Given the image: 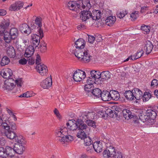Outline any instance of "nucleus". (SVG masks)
I'll use <instances>...</instances> for the list:
<instances>
[{
  "mask_svg": "<svg viewBox=\"0 0 158 158\" xmlns=\"http://www.w3.org/2000/svg\"><path fill=\"white\" fill-rule=\"evenodd\" d=\"M85 42L82 39H79L75 43L76 49L74 50L71 49L70 52L74 54L75 56L80 61L85 63L90 61L92 56L90 55L89 51L85 48Z\"/></svg>",
  "mask_w": 158,
  "mask_h": 158,
  "instance_id": "1",
  "label": "nucleus"
},
{
  "mask_svg": "<svg viewBox=\"0 0 158 158\" xmlns=\"http://www.w3.org/2000/svg\"><path fill=\"white\" fill-rule=\"evenodd\" d=\"M9 35L11 39L14 40L16 39L19 35L18 30L16 28H12L10 30Z\"/></svg>",
  "mask_w": 158,
  "mask_h": 158,
  "instance_id": "29",
  "label": "nucleus"
},
{
  "mask_svg": "<svg viewBox=\"0 0 158 158\" xmlns=\"http://www.w3.org/2000/svg\"><path fill=\"white\" fill-rule=\"evenodd\" d=\"M6 11L4 9H0V15L1 16H4L6 14Z\"/></svg>",
  "mask_w": 158,
  "mask_h": 158,
  "instance_id": "64",
  "label": "nucleus"
},
{
  "mask_svg": "<svg viewBox=\"0 0 158 158\" xmlns=\"http://www.w3.org/2000/svg\"><path fill=\"white\" fill-rule=\"evenodd\" d=\"M20 31L22 33L28 35L31 33V30L29 26L27 24L24 23L21 25L19 27Z\"/></svg>",
  "mask_w": 158,
  "mask_h": 158,
  "instance_id": "22",
  "label": "nucleus"
},
{
  "mask_svg": "<svg viewBox=\"0 0 158 158\" xmlns=\"http://www.w3.org/2000/svg\"><path fill=\"white\" fill-rule=\"evenodd\" d=\"M21 39L22 42L25 46L28 45L29 44V40L27 37L22 36Z\"/></svg>",
  "mask_w": 158,
  "mask_h": 158,
  "instance_id": "52",
  "label": "nucleus"
},
{
  "mask_svg": "<svg viewBox=\"0 0 158 158\" xmlns=\"http://www.w3.org/2000/svg\"><path fill=\"white\" fill-rule=\"evenodd\" d=\"M12 74V70L6 68L2 70L1 73V75L4 78L10 79V77Z\"/></svg>",
  "mask_w": 158,
  "mask_h": 158,
  "instance_id": "16",
  "label": "nucleus"
},
{
  "mask_svg": "<svg viewBox=\"0 0 158 158\" xmlns=\"http://www.w3.org/2000/svg\"><path fill=\"white\" fill-rule=\"evenodd\" d=\"M126 98L129 100H132L134 99V95L133 92L130 90H127L125 91L124 94Z\"/></svg>",
  "mask_w": 158,
  "mask_h": 158,
  "instance_id": "36",
  "label": "nucleus"
},
{
  "mask_svg": "<svg viewBox=\"0 0 158 158\" xmlns=\"http://www.w3.org/2000/svg\"><path fill=\"white\" fill-rule=\"evenodd\" d=\"M23 3L22 2L18 1L11 4L9 7V10L11 11L18 10L23 7Z\"/></svg>",
  "mask_w": 158,
  "mask_h": 158,
  "instance_id": "12",
  "label": "nucleus"
},
{
  "mask_svg": "<svg viewBox=\"0 0 158 158\" xmlns=\"http://www.w3.org/2000/svg\"><path fill=\"white\" fill-rule=\"evenodd\" d=\"M52 84L51 77H48L45 80L43 81L40 83V85L44 89H48L50 87Z\"/></svg>",
  "mask_w": 158,
  "mask_h": 158,
  "instance_id": "13",
  "label": "nucleus"
},
{
  "mask_svg": "<svg viewBox=\"0 0 158 158\" xmlns=\"http://www.w3.org/2000/svg\"><path fill=\"white\" fill-rule=\"evenodd\" d=\"M123 117L125 119L128 120L133 118L134 117L133 114L132 112L129 110L124 109L123 111Z\"/></svg>",
  "mask_w": 158,
  "mask_h": 158,
  "instance_id": "27",
  "label": "nucleus"
},
{
  "mask_svg": "<svg viewBox=\"0 0 158 158\" xmlns=\"http://www.w3.org/2000/svg\"><path fill=\"white\" fill-rule=\"evenodd\" d=\"M7 55L11 58H14L15 56V52L14 47L12 46H9L7 50Z\"/></svg>",
  "mask_w": 158,
  "mask_h": 158,
  "instance_id": "31",
  "label": "nucleus"
},
{
  "mask_svg": "<svg viewBox=\"0 0 158 158\" xmlns=\"http://www.w3.org/2000/svg\"><path fill=\"white\" fill-rule=\"evenodd\" d=\"M103 155L104 158H109L110 157V156L109 155V152L107 150V148L103 152Z\"/></svg>",
  "mask_w": 158,
  "mask_h": 158,
  "instance_id": "56",
  "label": "nucleus"
},
{
  "mask_svg": "<svg viewBox=\"0 0 158 158\" xmlns=\"http://www.w3.org/2000/svg\"><path fill=\"white\" fill-rule=\"evenodd\" d=\"M116 21L115 16H110L107 17L105 20L106 25L109 26H112Z\"/></svg>",
  "mask_w": 158,
  "mask_h": 158,
  "instance_id": "26",
  "label": "nucleus"
},
{
  "mask_svg": "<svg viewBox=\"0 0 158 158\" xmlns=\"http://www.w3.org/2000/svg\"><path fill=\"white\" fill-rule=\"evenodd\" d=\"M0 126L6 130L14 131L16 129L15 123L12 122L8 124L6 120L3 121V120H0Z\"/></svg>",
  "mask_w": 158,
  "mask_h": 158,
  "instance_id": "6",
  "label": "nucleus"
},
{
  "mask_svg": "<svg viewBox=\"0 0 158 158\" xmlns=\"http://www.w3.org/2000/svg\"><path fill=\"white\" fill-rule=\"evenodd\" d=\"M8 32H6L4 34V37L5 41L7 43H9L10 42V39H11L10 35H8Z\"/></svg>",
  "mask_w": 158,
  "mask_h": 158,
  "instance_id": "51",
  "label": "nucleus"
},
{
  "mask_svg": "<svg viewBox=\"0 0 158 158\" xmlns=\"http://www.w3.org/2000/svg\"><path fill=\"white\" fill-rule=\"evenodd\" d=\"M38 32L40 36L35 34H33L31 36L32 40V43L34 45L33 46L35 48L37 47L39 45L40 38L42 39L44 36L43 31L41 29H39Z\"/></svg>",
  "mask_w": 158,
  "mask_h": 158,
  "instance_id": "7",
  "label": "nucleus"
},
{
  "mask_svg": "<svg viewBox=\"0 0 158 158\" xmlns=\"http://www.w3.org/2000/svg\"><path fill=\"white\" fill-rule=\"evenodd\" d=\"M124 155L123 153L120 151L115 152V154L113 158H124Z\"/></svg>",
  "mask_w": 158,
  "mask_h": 158,
  "instance_id": "44",
  "label": "nucleus"
},
{
  "mask_svg": "<svg viewBox=\"0 0 158 158\" xmlns=\"http://www.w3.org/2000/svg\"><path fill=\"white\" fill-rule=\"evenodd\" d=\"M19 64L22 65H25L27 63V60L25 58H23L20 59L19 61Z\"/></svg>",
  "mask_w": 158,
  "mask_h": 158,
  "instance_id": "61",
  "label": "nucleus"
},
{
  "mask_svg": "<svg viewBox=\"0 0 158 158\" xmlns=\"http://www.w3.org/2000/svg\"><path fill=\"white\" fill-rule=\"evenodd\" d=\"M14 140L16 142L15 144L25 145L26 143L25 138L21 135H17Z\"/></svg>",
  "mask_w": 158,
  "mask_h": 158,
  "instance_id": "24",
  "label": "nucleus"
},
{
  "mask_svg": "<svg viewBox=\"0 0 158 158\" xmlns=\"http://www.w3.org/2000/svg\"><path fill=\"white\" fill-rule=\"evenodd\" d=\"M151 85L154 87L158 85V81L156 79H153L151 82Z\"/></svg>",
  "mask_w": 158,
  "mask_h": 158,
  "instance_id": "57",
  "label": "nucleus"
},
{
  "mask_svg": "<svg viewBox=\"0 0 158 158\" xmlns=\"http://www.w3.org/2000/svg\"><path fill=\"white\" fill-rule=\"evenodd\" d=\"M6 156L5 149L2 147L0 148V156L2 157V158H4Z\"/></svg>",
  "mask_w": 158,
  "mask_h": 158,
  "instance_id": "53",
  "label": "nucleus"
},
{
  "mask_svg": "<svg viewBox=\"0 0 158 158\" xmlns=\"http://www.w3.org/2000/svg\"><path fill=\"white\" fill-rule=\"evenodd\" d=\"M92 93L96 98L100 97L102 94L101 90L98 88H95L93 89Z\"/></svg>",
  "mask_w": 158,
  "mask_h": 158,
  "instance_id": "41",
  "label": "nucleus"
},
{
  "mask_svg": "<svg viewBox=\"0 0 158 158\" xmlns=\"http://www.w3.org/2000/svg\"><path fill=\"white\" fill-rule=\"evenodd\" d=\"M110 94L111 100L117 101L120 98V94L117 91L114 90L110 91Z\"/></svg>",
  "mask_w": 158,
  "mask_h": 158,
  "instance_id": "28",
  "label": "nucleus"
},
{
  "mask_svg": "<svg viewBox=\"0 0 158 158\" xmlns=\"http://www.w3.org/2000/svg\"><path fill=\"white\" fill-rule=\"evenodd\" d=\"M87 84L85 85L84 89L85 91L89 92L91 91V88L93 87V84L94 83H92V82L88 80H87Z\"/></svg>",
  "mask_w": 158,
  "mask_h": 158,
  "instance_id": "37",
  "label": "nucleus"
},
{
  "mask_svg": "<svg viewBox=\"0 0 158 158\" xmlns=\"http://www.w3.org/2000/svg\"><path fill=\"white\" fill-rule=\"evenodd\" d=\"M85 123L89 126L93 127H96L95 123L94 121L90 119H87L85 121Z\"/></svg>",
  "mask_w": 158,
  "mask_h": 158,
  "instance_id": "49",
  "label": "nucleus"
},
{
  "mask_svg": "<svg viewBox=\"0 0 158 158\" xmlns=\"http://www.w3.org/2000/svg\"><path fill=\"white\" fill-rule=\"evenodd\" d=\"M17 86L19 87H21L22 85L23 82L21 79H17L15 81Z\"/></svg>",
  "mask_w": 158,
  "mask_h": 158,
  "instance_id": "59",
  "label": "nucleus"
},
{
  "mask_svg": "<svg viewBox=\"0 0 158 158\" xmlns=\"http://www.w3.org/2000/svg\"><path fill=\"white\" fill-rule=\"evenodd\" d=\"M139 116V119L142 121L143 123L147 122L148 124V121L149 119L148 114H146V111L145 112V111H141L140 112Z\"/></svg>",
  "mask_w": 158,
  "mask_h": 158,
  "instance_id": "21",
  "label": "nucleus"
},
{
  "mask_svg": "<svg viewBox=\"0 0 158 158\" xmlns=\"http://www.w3.org/2000/svg\"><path fill=\"white\" fill-rule=\"evenodd\" d=\"M110 92L103 91L101 94L100 97L102 98V99L104 101H109L111 100Z\"/></svg>",
  "mask_w": 158,
  "mask_h": 158,
  "instance_id": "30",
  "label": "nucleus"
},
{
  "mask_svg": "<svg viewBox=\"0 0 158 158\" xmlns=\"http://www.w3.org/2000/svg\"><path fill=\"white\" fill-rule=\"evenodd\" d=\"M90 75L91 76L87 79L88 81H91L92 83H99L98 81L100 80V72L95 70L91 71Z\"/></svg>",
  "mask_w": 158,
  "mask_h": 158,
  "instance_id": "5",
  "label": "nucleus"
},
{
  "mask_svg": "<svg viewBox=\"0 0 158 158\" xmlns=\"http://www.w3.org/2000/svg\"><path fill=\"white\" fill-rule=\"evenodd\" d=\"M34 47L33 46L30 45L26 49L24 54L25 57L29 58L33 54L34 52Z\"/></svg>",
  "mask_w": 158,
  "mask_h": 158,
  "instance_id": "20",
  "label": "nucleus"
},
{
  "mask_svg": "<svg viewBox=\"0 0 158 158\" xmlns=\"http://www.w3.org/2000/svg\"><path fill=\"white\" fill-rule=\"evenodd\" d=\"M24 145L15 144L14 151L17 153L21 154L25 150Z\"/></svg>",
  "mask_w": 158,
  "mask_h": 158,
  "instance_id": "19",
  "label": "nucleus"
},
{
  "mask_svg": "<svg viewBox=\"0 0 158 158\" xmlns=\"http://www.w3.org/2000/svg\"><path fill=\"white\" fill-rule=\"evenodd\" d=\"M91 13L88 11L84 10L80 13V18L82 21L85 22L87 20L91 18Z\"/></svg>",
  "mask_w": 158,
  "mask_h": 158,
  "instance_id": "15",
  "label": "nucleus"
},
{
  "mask_svg": "<svg viewBox=\"0 0 158 158\" xmlns=\"http://www.w3.org/2000/svg\"><path fill=\"white\" fill-rule=\"evenodd\" d=\"M84 122L81 119H78L77 121L73 119L70 120L66 123L68 129L72 131H77L80 127L82 128V125Z\"/></svg>",
  "mask_w": 158,
  "mask_h": 158,
  "instance_id": "3",
  "label": "nucleus"
},
{
  "mask_svg": "<svg viewBox=\"0 0 158 158\" xmlns=\"http://www.w3.org/2000/svg\"><path fill=\"white\" fill-rule=\"evenodd\" d=\"M41 61V60L40 56L38 54L37 55L35 60V63L37 65H38L39 64H40Z\"/></svg>",
  "mask_w": 158,
  "mask_h": 158,
  "instance_id": "60",
  "label": "nucleus"
},
{
  "mask_svg": "<svg viewBox=\"0 0 158 158\" xmlns=\"http://www.w3.org/2000/svg\"><path fill=\"white\" fill-rule=\"evenodd\" d=\"M32 96L31 94L30 93V92L29 91H27L25 93H24L22 94H21L19 96V97L22 98H29L31 97Z\"/></svg>",
  "mask_w": 158,
  "mask_h": 158,
  "instance_id": "54",
  "label": "nucleus"
},
{
  "mask_svg": "<svg viewBox=\"0 0 158 158\" xmlns=\"http://www.w3.org/2000/svg\"><path fill=\"white\" fill-rule=\"evenodd\" d=\"M95 40V38L94 36L89 35L88 41L90 43H93Z\"/></svg>",
  "mask_w": 158,
  "mask_h": 158,
  "instance_id": "62",
  "label": "nucleus"
},
{
  "mask_svg": "<svg viewBox=\"0 0 158 158\" xmlns=\"http://www.w3.org/2000/svg\"><path fill=\"white\" fill-rule=\"evenodd\" d=\"M146 114H148L149 118L148 124L150 125L153 124L155 122V119L157 116L156 111L155 110H148L146 111Z\"/></svg>",
  "mask_w": 158,
  "mask_h": 158,
  "instance_id": "8",
  "label": "nucleus"
},
{
  "mask_svg": "<svg viewBox=\"0 0 158 158\" xmlns=\"http://www.w3.org/2000/svg\"><path fill=\"white\" fill-rule=\"evenodd\" d=\"M151 93L148 92H145L142 97L143 101L144 102L148 101L151 98Z\"/></svg>",
  "mask_w": 158,
  "mask_h": 158,
  "instance_id": "43",
  "label": "nucleus"
},
{
  "mask_svg": "<svg viewBox=\"0 0 158 158\" xmlns=\"http://www.w3.org/2000/svg\"><path fill=\"white\" fill-rule=\"evenodd\" d=\"M82 126L83 127L82 128L81 127L77 131V133L76 136L79 138L83 139L86 136V135L85 131L87 127L84 123L82 125Z\"/></svg>",
  "mask_w": 158,
  "mask_h": 158,
  "instance_id": "10",
  "label": "nucleus"
},
{
  "mask_svg": "<svg viewBox=\"0 0 158 158\" xmlns=\"http://www.w3.org/2000/svg\"><path fill=\"white\" fill-rule=\"evenodd\" d=\"M68 130L65 127H58L55 130V135L57 140L59 142L64 144L66 142L71 141L73 137L70 135H67Z\"/></svg>",
  "mask_w": 158,
  "mask_h": 158,
  "instance_id": "2",
  "label": "nucleus"
},
{
  "mask_svg": "<svg viewBox=\"0 0 158 158\" xmlns=\"http://www.w3.org/2000/svg\"><path fill=\"white\" fill-rule=\"evenodd\" d=\"M15 86V85L13 83H11L8 81H6L4 83V87L8 90H12Z\"/></svg>",
  "mask_w": 158,
  "mask_h": 158,
  "instance_id": "34",
  "label": "nucleus"
},
{
  "mask_svg": "<svg viewBox=\"0 0 158 158\" xmlns=\"http://www.w3.org/2000/svg\"><path fill=\"white\" fill-rule=\"evenodd\" d=\"M127 13V11L126 10H123L120 12L118 11L117 13V15L118 17L121 19L124 17Z\"/></svg>",
  "mask_w": 158,
  "mask_h": 158,
  "instance_id": "48",
  "label": "nucleus"
},
{
  "mask_svg": "<svg viewBox=\"0 0 158 158\" xmlns=\"http://www.w3.org/2000/svg\"><path fill=\"white\" fill-rule=\"evenodd\" d=\"M4 149L5 150L6 156H12V152L14 151L13 149L12 148L9 146H7Z\"/></svg>",
  "mask_w": 158,
  "mask_h": 158,
  "instance_id": "45",
  "label": "nucleus"
},
{
  "mask_svg": "<svg viewBox=\"0 0 158 158\" xmlns=\"http://www.w3.org/2000/svg\"><path fill=\"white\" fill-rule=\"evenodd\" d=\"M54 112L55 114L56 115V116L58 118L60 119L61 118V116L59 114V111L57 110V109H55L54 111Z\"/></svg>",
  "mask_w": 158,
  "mask_h": 158,
  "instance_id": "63",
  "label": "nucleus"
},
{
  "mask_svg": "<svg viewBox=\"0 0 158 158\" xmlns=\"http://www.w3.org/2000/svg\"><path fill=\"white\" fill-rule=\"evenodd\" d=\"M36 69L37 71L42 76H46L48 74V69L46 66L43 64L37 65Z\"/></svg>",
  "mask_w": 158,
  "mask_h": 158,
  "instance_id": "9",
  "label": "nucleus"
},
{
  "mask_svg": "<svg viewBox=\"0 0 158 158\" xmlns=\"http://www.w3.org/2000/svg\"><path fill=\"white\" fill-rule=\"evenodd\" d=\"M10 23V20L6 19L0 24V35L4 34L5 30L9 27Z\"/></svg>",
  "mask_w": 158,
  "mask_h": 158,
  "instance_id": "14",
  "label": "nucleus"
},
{
  "mask_svg": "<svg viewBox=\"0 0 158 158\" xmlns=\"http://www.w3.org/2000/svg\"><path fill=\"white\" fill-rule=\"evenodd\" d=\"M74 80L76 81H80L85 79L86 77L85 72L80 69L74 71L73 75Z\"/></svg>",
  "mask_w": 158,
  "mask_h": 158,
  "instance_id": "4",
  "label": "nucleus"
},
{
  "mask_svg": "<svg viewBox=\"0 0 158 158\" xmlns=\"http://www.w3.org/2000/svg\"><path fill=\"white\" fill-rule=\"evenodd\" d=\"M103 141L106 144L107 150L108 151L110 155V157L113 158L116 152L115 148L109 142L108 140H107L106 139H103Z\"/></svg>",
  "mask_w": 158,
  "mask_h": 158,
  "instance_id": "11",
  "label": "nucleus"
},
{
  "mask_svg": "<svg viewBox=\"0 0 158 158\" xmlns=\"http://www.w3.org/2000/svg\"><path fill=\"white\" fill-rule=\"evenodd\" d=\"M5 135L8 138L14 140L17 136L16 134L13 131L11 130H7V131L5 133Z\"/></svg>",
  "mask_w": 158,
  "mask_h": 158,
  "instance_id": "33",
  "label": "nucleus"
},
{
  "mask_svg": "<svg viewBox=\"0 0 158 158\" xmlns=\"http://www.w3.org/2000/svg\"><path fill=\"white\" fill-rule=\"evenodd\" d=\"M143 53V52L142 49L138 50L135 54L136 57L138 59L140 57Z\"/></svg>",
  "mask_w": 158,
  "mask_h": 158,
  "instance_id": "58",
  "label": "nucleus"
},
{
  "mask_svg": "<svg viewBox=\"0 0 158 158\" xmlns=\"http://www.w3.org/2000/svg\"><path fill=\"white\" fill-rule=\"evenodd\" d=\"M92 146L94 150L97 152H100L102 150V143L100 141L94 142Z\"/></svg>",
  "mask_w": 158,
  "mask_h": 158,
  "instance_id": "25",
  "label": "nucleus"
},
{
  "mask_svg": "<svg viewBox=\"0 0 158 158\" xmlns=\"http://www.w3.org/2000/svg\"><path fill=\"white\" fill-rule=\"evenodd\" d=\"M153 45L152 43L149 41H146L144 46V50L145 51L146 54H148L152 51Z\"/></svg>",
  "mask_w": 158,
  "mask_h": 158,
  "instance_id": "18",
  "label": "nucleus"
},
{
  "mask_svg": "<svg viewBox=\"0 0 158 158\" xmlns=\"http://www.w3.org/2000/svg\"><path fill=\"white\" fill-rule=\"evenodd\" d=\"M103 14L102 12L99 10H94L91 13V18L93 20H96L99 19Z\"/></svg>",
  "mask_w": 158,
  "mask_h": 158,
  "instance_id": "17",
  "label": "nucleus"
},
{
  "mask_svg": "<svg viewBox=\"0 0 158 158\" xmlns=\"http://www.w3.org/2000/svg\"><path fill=\"white\" fill-rule=\"evenodd\" d=\"M94 118V114L92 113H85L83 116V118L85 119H93Z\"/></svg>",
  "mask_w": 158,
  "mask_h": 158,
  "instance_id": "47",
  "label": "nucleus"
},
{
  "mask_svg": "<svg viewBox=\"0 0 158 158\" xmlns=\"http://www.w3.org/2000/svg\"><path fill=\"white\" fill-rule=\"evenodd\" d=\"M77 6V4L73 1H70L66 5V7L70 10H74Z\"/></svg>",
  "mask_w": 158,
  "mask_h": 158,
  "instance_id": "38",
  "label": "nucleus"
},
{
  "mask_svg": "<svg viewBox=\"0 0 158 158\" xmlns=\"http://www.w3.org/2000/svg\"><path fill=\"white\" fill-rule=\"evenodd\" d=\"M40 50L42 52H45L47 50V44L46 43H44L43 45L40 44Z\"/></svg>",
  "mask_w": 158,
  "mask_h": 158,
  "instance_id": "55",
  "label": "nucleus"
},
{
  "mask_svg": "<svg viewBox=\"0 0 158 158\" xmlns=\"http://www.w3.org/2000/svg\"><path fill=\"white\" fill-rule=\"evenodd\" d=\"M111 73L109 71H105L100 73V78L107 80L110 78Z\"/></svg>",
  "mask_w": 158,
  "mask_h": 158,
  "instance_id": "35",
  "label": "nucleus"
},
{
  "mask_svg": "<svg viewBox=\"0 0 158 158\" xmlns=\"http://www.w3.org/2000/svg\"><path fill=\"white\" fill-rule=\"evenodd\" d=\"M82 7L83 9H89L91 7V6L89 0H82Z\"/></svg>",
  "mask_w": 158,
  "mask_h": 158,
  "instance_id": "39",
  "label": "nucleus"
},
{
  "mask_svg": "<svg viewBox=\"0 0 158 158\" xmlns=\"http://www.w3.org/2000/svg\"><path fill=\"white\" fill-rule=\"evenodd\" d=\"M10 59L6 56H4L2 58L1 61V65L2 66H4L7 65L10 62Z\"/></svg>",
  "mask_w": 158,
  "mask_h": 158,
  "instance_id": "40",
  "label": "nucleus"
},
{
  "mask_svg": "<svg viewBox=\"0 0 158 158\" xmlns=\"http://www.w3.org/2000/svg\"><path fill=\"white\" fill-rule=\"evenodd\" d=\"M132 91L134 95V99L135 98L136 100H139L143 97V93L139 89L134 88Z\"/></svg>",
  "mask_w": 158,
  "mask_h": 158,
  "instance_id": "23",
  "label": "nucleus"
},
{
  "mask_svg": "<svg viewBox=\"0 0 158 158\" xmlns=\"http://www.w3.org/2000/svg\"><path fill=\"white\" fill-rule=\"evenodd\" d=\"M139 16V12L136 11L132 12L130 15V17L132 19L131 20H133L136 19Z\"/></svg>",
  "mask_w": 158,
  "mask_h": 158,
  "instance_id": "50",
  "label": "nucleus"
},
{
  "mask_svg": "<svg viewBox=\"0 0 158 158\" xmlns=\"http://www.w3.org/2000/svg\"><path fill=\"white\" fill-rule=\"evenodd\" d=\"M83 139L84 140V144L86 146H89V148H90L89 149H87V151H89L92 148V140L89 137H85Z\"/></svg>",
  "mask_w": 158,
  "mask_h": 158,
  "instance_id": "32",
  "label": "nucleus"
},
{
  "mask_svg": "<svg viewBox=\"0 0 158 158\" xmlns=\"http://www.w3.org/2000/svg\"><path fill=\"white\" fill-rule=\"evenodd\" d=\"M150 27L148 26L143 24L141 26V30L144 31V33L147 34L150 31Z\"/></svg>",
  "mask_w": 158,
  "mask_h": 158,
  "instance_id": "42",
  "label": "nucleus"
},
{
  "mask_svg": "<svg viewBox=\"0 0 158 158\" xmlns=\"http://www.w3.org/2000/svg\"><path fill=\"white\" fill-rule=\"evenodd\" d=\"M35 23L39 27V30L40 29H41V27L42 26L41 18L40 17H37L35 20Z\"/></svg>",
  "mask_w": 158,
  "mask_h": 158,
  "instance_id": "46",
  "label": "nucleus"
}]
</instances>
